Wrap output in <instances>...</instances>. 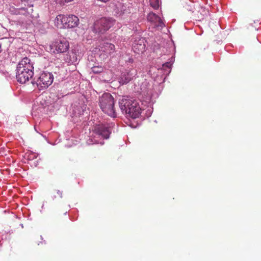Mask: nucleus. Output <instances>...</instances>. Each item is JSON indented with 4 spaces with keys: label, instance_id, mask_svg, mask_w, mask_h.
<instances>
[{
    "label": "nucleus",
    "instance_id": "obj_1",
    "mask_svg": "<svg viewBox=\"0 0 261 261\" xmlns=\"http://www.w3.org/2000/svg\"><path fill=\"white\" fill-rule=\"evenodd\" d=\"M119 105L122 112L132 118L139 117L145 110L142 109L138 100L127 96H123L119 100Z\"/></svg>",
    "mask_w": 261,
    "mask_h": 261
},
{
    "label": "nucleus",
    "instance_id": "obj_2",
    "mask_svg": "<svg viewBox=\"0 0 261 261\" xmlns=\"http://www.w3.org/2000/svg\"><path fill=\"white\" fill-rule=\"evenodd\" d=\"M34 67L30 59L25 57L19 62L17 66L16 77L20 84H24L32 77Z\"/></svg>",
    "mask_w": 261,
    "mask_h": 261
},
{
    "label": "nucleus",
    "instance_id": "obj_3",
    "mask_svg": "<svg viewBox=\"0 0 261 261\" xmlns=\"http://www.w3.org/2000/svg\"><path fill=\"white\" fill-rule=\"evenodd\" d=\"M99 106L105 114L113 118L116 117L114 99L111 94L109 93L103 94L99 99Z\"/></svg>",
    "mask_w": 261,
    "mask_h": 261
},
{
    "label": "nucleus",
    "instance_id": "obj_4",
    "mask_svg": "<svg viewBox=\"0 0 261 261\" xmlns=\"http://www.w3.org/2000/svg\"><path fill=\"white\" fill-rule=\"evenodd\" d=\"M140 94L142 95L143 100L149 105L148 109L146 111L145 115L147 117H150L153 112V108L151 107L153 103V100L156 98L157 95L153 93L152 86H148L147 83L145 82L140 86Z\"/></svg>",
    "mask_w": 261,
    "mask_h": 261
},
{
    "label": "nucleus",
    "instance_id": "obj_5",
    "mask_svg": "<svg viewBox=\"0 0 261 261\" xmlns=\"http://www.w3.org/2000/svg\"><path fill=\"white\" fill-rule=\"evenodd\" d=\"M68 42L65 39L57 40L46 47V50L52 54L66 52L69 48Z\"/></svg>",
    "mask_w": 261,
    "mask_h": 261
},
{
    "label": "nucleus",
    "instance_id": "obj_6",
    "mask_svg": "<svg viewBox=\"0 0 261 261\" xmlns=\"http://www.w3.org/2000/svg\"><path fill=\"white\" fill-rule=\"evenodd\" d=\"M115 20L112 18H101L94 24V29L96 32L103 33L111 28L114 24Z\"/></svg>",
    "mask_w": 261,
    "mask_h": 261
},
{
    "label": "nucleus",
    "instance_id": "obj_7",
    "mask_svg": "<svg viewBox=\"0 0 261 261\" xmlns=\"http://www.w3.org/2000/svg\"><path fill=\"white\" fill-rule=\"evenodd\" d=\"M113 123H99L94 127V133L96 136L101 137L103 139H107L111 133V128Z\"/></svg>",
    "mask_w": 261,
    "mask_h": 261
},
{
    "label": "nucleus",
    "instance_id": "obj_8",
    "mask_svg": "<svg viewBox=\"0 0 261 261\" xmlns=\"http://www.w3.org/2000/svg\"><path fill=\"white\" fill-rule=\"evenodd\" d=\"M53 81L54 76L51 73L43 72L40 74L36 83L38 88L46 89L53 83Z\"/></svg>",
    "mask_w": 261,
    "mask_h": 261
},
{
    "label": "nucleus",
    "instance_id": "obj_9",
    "mask_svg": "<svg viewBox=\"0 0 261 261\" xmlns=\"http://www.w3.org/2000/svg\"><path fill=\"white\" fill-rule=\"evenodd\" d=\"M133 10L132 4L126 2L125 3H118L116 4L114 12L117 16L125 17L130 14Z\"/></svg>",
    "mask_w": 261,
    "mask_h": 261
},
{
    "label": "nucleus",
    "instance_id": "obj_10",
    "mask_svg": "<svg viewBox=\"0 0 261 261\" xmlns=\"http://www.w3.org/2000/svg\"><path fill=\"white\" fill-rule=\"evenodd\" d=\"M132 48L137 54L143 53L145 50V40L139 35H136L133 38Z\"/></svg>",
    "mask_w": 261,
    "mask_h": 261
},
{
    "label": "nucleus",
    "instance_id": "obj_11",
    "mask_svg": "<svg viewBox=\"0 0 261 261\" xmlns=\"http://www.w3.org/2000/svg\"><path fill=\"white\" fill-rule=\"evenodd\" d=\"M148 20L158 29H162L165 27V23L162 19L153 12H150L147 16Z\"/></svg>",
    "mask_w": 261,
    "mask_h": 261
},
{
    "label": "nucleus",
    "instance_id": "obj_12",
    "mask_svg": "<svg viewBox=\"0 0 261 261\" xmlns=\"http://www.w3.org/2000/svg\"><path fill=\"white\" fill-rule=\"evenodd\" d=\"M137 75V71L135 69L126 70L122 72L120 78V83L126 84L129 82Z\"/></svg>",
    "mask_w": 261,
    "mask_h": 261
},
{
    "label": "nucleus",
    "instance_id": "obj_13",
    "mask_svg": "<svg viewBox=\"0 0 261 261\" xmlns=\"http://www.w3.org/2000/svg\"><path fill=\"white\" fill-rule=\"evenodd\" d=\"M33 5H29L27 8L22 7L21 8H15L14 7L10 8V12L14 15H26L30 14L33 12Z\"/></svg>",
    "mask_w": 261,
    "mask_h": 261
},
{
    "label": "nucleus",
    "instance_id": "obj_14",
    "mask_svg": "<svg viewBox=\"0 0 261 261\" xmlns=\"http://www.w3.org/2000/svg\"><path fill=\"white\" fill-rule=\"evenodd\" d=\"M66 21H67L65 28H73L77 27L79 23V18L74 15H69L67 16Z\"/></svg>",
    "mask_w": 261,
    "mask_h": 261
},
{
    "label": "nucleus",
    "instance_id": "obj_15",
    "mask_svg": "<svg viewBox=\"0 0 261 261\" xmlns=\"http://www.w3.org/2000/svg\"><path fill=\"white\" fill-rule=\"evenodd\" d=\"M115 49L114 45L108 42L104 43L102 45L100 46V48L102 51L109 55L113 53L115 51Z\"/></svg>",
    "mask_w": 261,
    "mask_h": 261
},
{
    "label": "nucleus",
    "instance_id": "obj_16",
    "mask_svg": "<svg viewBox=\"0 0 261 261\" xmlns=\"http://www.w3.org/2000/svg\"><path fill=\"white\" fill-rule=\"evenodd\" d=\"M63 19V15L60 14L57 16L55 19V24L59 28H63V23L61 22V20Z\"/></svg>",
    "mask_w": 261,
    "mask_h": 261
},
{
    "label": "nucleus",
    "instance_id": "obj_17",
    "mask_svg": "<svg viewBox=\"0 0 261 261\" xmlns=\"http://www.w3.org/2000/svg\"><path fill=\"white\" fill-rule=\"evenodd\" d=\"M150 6L154 9H158L161 4V0H149Z\"/></svg>",
    "mask_w": 261,
    "mask_h": 261
},
{
    "label": "nucleus",
    "instance_id": "obj_18",
    "mask_svg": "<svg viewBox=\"0 0 261 261\" xmlns=\"http://www.w3.org/2000/svg\"><path fill=\"white\" fill-rule=\"evenodd\" d=\"M104 68L101 65L95 66L91 68L92 72L94 73H99L102 72Z\"/></svg>",
    "mask_w": 261,
    "mask_h": 261
},
{
    "label": "nucleus",
    "instance_id": "obj_19",
    "mask_svg": "<svg viewBox=\"0 0 261 261\" xmlns=\"http://www.w3.org/2000/svg\"><path fill=\"white\" fill-rule=\"evenodd\" d=\"M37 156V154L32 151H30L25 153V156L27 158V159L30 161L36 159Z\"/></svg>",
    "mask_w": 261,
    "mask_h": 261
},
{
    "label": "nucleus",
    "instance_id": "obj_20",
    "mask_svg": "<svg viewBox=\"0 0 261 261\" xmlns=\"http://www.w3.org/2000/svg\"><path fill=\"white\" fill-rule=\"evenodd\" d=\"M171 65L172 63L171 61L166 62L163 65V68L167 72H170L171 71Z\"/></svg>",
    "mask_w": 261,
    "mask_h": 261
},
{
    "label": "nucleus",
    "instance_id": "obj_21",
    "mask_svg": "<svg viewBox=\"0 0 261 261\" xmlns=\"http://www.w3.org/2000/svg\"><path fill=\"white\" fill-rule=\"evenodd\" d=\"M48 23H44L43 24V29L41 28H39V30L41 31V33H44L46 32V29L48 28Z\"/></svg>",
    "mask_w": 261,
    "mask_h": 261
},
{
    "label": "nucleus",
    "instance_id": "obj_22",
    "mask_svg": "<svg viewBox=\"0 0 261 261\" xmlns=\"http://www.w3.org/2000/svg\"><path fill=\"white\" fill-rule=\"evenodd\" d=\"M96 137V136H94V138H93L94 141H93L92 139L90 141L91 142H88L89 144L92 143V144H100L101 145H102L104 144V142L103 141H97L95 138Z\"/></svg>",
    "mask_w": 261,
    "mask_h": 261
},
{
    "label": "nucleus",
    "instance_id": "obj_23",
    "mask_svg": "<svg viewBox=\"0 0 261 261\" xmlns=\"http://www.w3.org/2000/svg\"><path fill=\"white\" fill-rule=\"evenodd\" d=\"M73 0H56V2L59 3L60 5H64L65 3H67L72 1Z\"/></svg>",
    "mask_w": 261,
    "mask_h": 261
},
{
    "label": "nucleus",
    "instance_id": "obj_24",
    "mask_svg": "<svg viewBox=\"0 0 261 261\" xmlns=\"http://www.w3.org/2000/svg\"><path fill=\"white\" fill-rule=\"evenodd\" d=\"M67 16L63 15V19L61 20V22L63 23L64 28H65V25H66L67 21H66Z\"/></svg>",
    "mask_w": 261,
    "mask_h": 261
},
{
    "label": "nucleus",
    "instance_id": "obj_25",
    "mask_svg": "<svg viewBox=\"0 0 261 261\" xmlns=\"http://www.w3.org/2000/svg\"><path fill=\"white\" fill-rule=\"evenodd\" d=\"M58 194L60 196V197H62V192L60 190H58L57 191Z\"/></svg>",
    "mask_w": 261,
    "mask_h": 261
},
{
    "label": "nucleus",
    "instance_id": "obj_26",
    "mask_svg": "<svg viewBox=\"0 0 261 261\" xmlns=\"http://www.w3.org/2000/svg\"><path fill=\"white\" fill-rule=\"evenodd\" d=\"M66 62H68V63H73V62H74L73 61H72V60H67V59H66Z\"/></svg>",
    "mask_w": 261,
    "mask_h": 261
},
{
    "label": "nucleus",
    "instance_id": "obj_27",
    "mask_svg": "<svg viewBox=\"0 0 261 261\" xmlns=\"http://www.w3.org/2000/svg\"><path fill=\"white\" fill-rule=\"evenodd\" d=\"M129 61L130 62H133V59H129Z\"/></svg>",
    "mask_w": 261,
    "mask_h": 261
}]
</instances>
